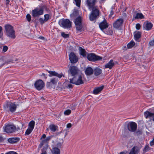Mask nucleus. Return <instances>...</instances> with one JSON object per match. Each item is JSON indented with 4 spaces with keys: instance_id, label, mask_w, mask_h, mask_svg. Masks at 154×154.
<instances>
[{
    "instance_id": "50",
    "label": "nucleus",
    "mask_w": 154,
    "mask_h": 154,
    "mask_svg": "<svg viewBox=\"0 0 154 154\" xmlns=\"http://www.w3.org/2000/svg\"><path fill=\"white\" fill-rule=\"evenodd\" d=\"M44 17H45L44 20L46 22H47L49 19V15L48 14H46L44 15Z\"/></svg>"
},
{
    "instance_id": "30",
    "label": "nucleus",
    "mask_w": 154,
    "mask_h": 154,
    "mask_svg": "<svg viewBox=\"0 0 154 154\" xmlns=\"http://www.w3.org/2000/svg\"><path fill=\"white\" fill-rule=\"evenodd\" d=\"M48 142L45 139L43 140L39 144V147L40 148L43 145L48 146Z\"/></svg>"
},
{
    "instance_id": "44",
    "label": "nucleus",
    "mask_w": 154,
    "mask_h": 154,
    "mask_svg": "<svg viewBox=\"0 0 154 154\" xmlns=\"http://www.w3.org/2000/svg\"><path fill=\"white\" fill-rule=\"evenodd\" d=\"M48 146H45L43 148L42 150V152L47 154L46 150L48 149Z\"/></svg>"
},
{
    "instance_id": "26",
    "label": "nucleus",
    "mask_w": 154,
    "mask_h": 154,
    "mask_svg": "<svg viewBox=\"0 0 154 154\" xmlns=\"http://www.w3.org/2000/svg\"><path fill=\"white\" fill-rule=\"evenodd\" d=\"M94 75L97 76L100 75L102 72V70L100 68L97 67L93 70Z\"/></svg>"
},
{
    "instance_id": "3",
    "label": "nucleus",
    "mask_w": 154,
    "mask_h": 154,
    "mask_svg": "<svg viewBox=\"0 0 154 154\" xmlns=\"http://www.w3.org/2000/svg\"><path fill=\"white\" fill-rule=\"evenodd\" d=\"M70 83L75 84L76 85H79L84 84V81L81 75H77L72 79H70Z\"/></svg>"
},
{
    "instance_id": "47",
    "label": "nucleus",
    "mask_w": 154,
    "mask_h": 154,
    "mask_svg": "<svg viewBox=\"0 0 154 154\" xmlns=\"http://www.w3.org/2000/svg\"><path fill=\"white\" fill-rule=\"evenodd\" d=\"M52 83L50 81L49 82H48L47 83V87L51 88L52 87Z\"/></svg>"
},
{
    "instance_id": "43",
    "label": "nucleus",
    "mask_w": 154,
    "mask_h": 154,
    "mask_svg": "<svg viewBox=\"0 0 154 154\" xmlns=\"http://www.w3.org/2000/svg\"><path fill=\"white\" fill-rule=\"evenodd\" d=\"M74 2L77 6L78 7H80L81 0H74Z\"/></svg>"
},
{
    "instance_id": "9",
    "label": "nucleus",
    "mask_w": 154,
    "mask_h": 154,
    "mask_svg": "<svg viewBox=\"0 0 154 154\" xmlns=\"http://www.w3.org/2000/svg\"><path fill=\"white\" fill-rule=\"evenodd\" d=\"M17 105L13 103L8 102L6 103L5 105L4 106V107L5 108H8L10 111L13 112L16 110Z\"/></svg>"
},
{
    "instance_id": "61",
    "label": "nucleus",
    "mask_w": 154,
    "mask_h": 154,
    "mask_svg": "<svg viewBox=\"0 0 154 154\" xmlns=\"http://www.w3.org/2000/svg\"><path fill=\"white\" fill-rule=\"evenodd\" d=\"M42 76H43L45 78V79H46L47 77H46V75H45V74H44V73H43L42 74Z\"/></svg>"
},
{
    "instance_id": "27",
    "label": "nucleus",
    "mask_w": 154,
    "mask_h": 154,
    "mask_svg": "<svg viewBox=\"0 0 154 154\" xmlns=\"http://www.w3.org/2000/svg\"><path fill=\"white\" fill-rule=\"evenodd\" d=\"M52 154H60V149L57 147H53L51 150Z\"/></svg>"
},
{
    "instance_id": "41",
    "label": "nucleus",
    "mask_w": 154,
    "mask_h": 154,
    "mask_svg": "<svg viewBox=\"0 0 154 154\" xmlns=\"http://www.w3.org/2000/svg\"><path fill=\"white\" fill-rule=\"evenodd\" d=\"M142 134V131L139 129L137 130L135 133V135L137 136L140 135Z\"/></svg>"
},
{
    "instance_id": "19",
    "label": "nucleus",
    "mask_w": 154,
    "mask_h": 154,
    "mask_svg": "<svg viewBox=\"0 0 154 154\" xmlns=\"http://www.w3.org/2000/svg\"><path fill=\"white\" fill-rule=\"evenodd\" d=\"M85 72L87 76H90L93 74L94 71L91 67H88L85 69Z\"/></svg>"
},
{
    "instance_id": "58",
    "label": "nucleus",
    "mask_w": 154,
    "mask_h": 154,
    "mask_svg": "<svg viewBox=\"0 0 154 154\" xmlns=\"http://www.w3.org/2000/svg\"><path fill=\"white\" fill-rule=\"evenodd\" d=\"M46 138V135L45 134H44L42 135V136L41 138H40V140L42 139L43 138L45 139Z\"/></svg>"
},
{
    "instance_id": "49",
    "label": "nucleus",
    "mask_w": 154,
    "mask_h": 154,
    "mask_svg": "<svg viewBox=\"0 0 154 154\" xmlns=\"http://www.w3.org/2000/svg\"><path fill=\"white\" fill-rule=\"evenodd\" d=\"M31 16L29 14H28L26 16V18L28 22L31 21Z\"/></svg>"
},
{
    "instance_id": "55",
    "label": "nucleus",
    "mask_w": 154,
    "mask_h": 154,
    "mask_svg": "<svg viewBox=\"0 0 154 154\" xmlns=\"http://www.w3.org/2000/svg\"><path fill=\"white\" fill-rule=\"evenodd\" d=\"M150 145L151 146L154 145V137L153 138L152 140L150 142Z\"/></svg>"
},
{
    "instance_id": "24",
    "label": "nucleus",
    "mask_w": 154,
    "mask_h": 154,
    "mask_svg": "<svg viewBox=\"0 0 154 154\" xmlns=\"http://www.w3.org/2000/svg\"><path fill=\"white\" fill-rule=\"evenodd\" d=\"M104 87L103 85L101 87L95 88L93 91V93L94 94H97L99 93L103 89Z\"/></svg>"
},
{
    "instance_id": "12",
    "label": "nucleus",
    "mask_w": 154,
    "mask_h": 154,
    "mask_svg": "<svg viewBox=\"0 0 154 154\" xmlns=\"http://www.w3.org/2000/svg\"><path fill=\"white\" fill-rule=\"evenodd\" d=\"M85 2L89 10L90 11L91 10L92 8L96 7L95 5L97 2V0H86Z\"/></svg>"
},
{
    "instance_id": "63",
    "label": "nucleus",
    "mask_w": 154,
    "mask_h": 154,
    "mask_svg": "<svg viewBox=\"0 0 154 154\" xmlns=\"http://www.w3.org/2000/svg\"><path fill=\"white\" fill-rule=\"evenodd\" d=\"M3 138L2 137H0V142L2 141L3 140Z\"/></svg>"
},
{
    "instance_id": "23",
    "label": "nucleus",
    "mask_w": 154,
    "mask_h": 154,
    "mask_svg": "<svg viewBox=\"0 0 154 154\" xmlns=\"http://www.w3.org/2000/svg\"><path fill=\"white\" fill-rule=\"evenodd\" d=\"M153 26L152 24L150 22H147L143 24V27L147 30H150Z\"/></svg>"
},
{
    "instance_id": "37",
    "label": "nucleus",
    "mask_w": 154,
    "mask_h": 154,
    "mask_svg": "<svg viewBox=\"0 0 154 154\" xmlns=\"http://www.w3.org/2000/svg\"><path fill=\"white\" fill-rule=\"evenodd\" d=\"M80 54L83 57H85L86 55L85 52L86 51L85 50L82 48H80Z\"/></svg>"
},
{
    "instance_id": "21",
    "label": "nucleus",
    "mask_w": 154,
    "mask_h": 154,
    "mask_svg": "<svg viewBox=\"0 0 154 154\" xmlns=\"http://www.w3.org/2000/svg\"><path fill=\"white\" fill-rule=\"evenodd\" d=\"M134 36L135 40L138 42L140 41V38L141 37V32L139 31H137L134 33Z\"/></svg>"
},
{
    "instance_id": "29",
    "label": "nucleus",
    "mask_w": 154,
    "mask_h": 154,
    "mask_svg": "<svg viewBox=\"0 0 154 154\" xmlns=\"http://www.w3.org/2000/svg\"><path fill=\"white\" fill-rule=\"evenodd\" d=\"M105 34L109 35H112L113 33V31L112 28H109L108 29L104 30L103 31Z\"/></svg>"
},
{
    "instance_id": "18",
    "label": "nucleus",
    "mask_w": 154,
    "mask_h": 154,
    "mask_svg": "<svg viewBox=\"0 0 154 154\" xmlns=\"http://www.w3.org/2000/svg\"><path fill=\"white\" fill-rule=\"evenodd\" d=\"M99 26L100 28L103 31L108 27L107 23L105 19H104L103 21L100 23Z\"/></svg>"
},
{
    "instance_id": "52",
    "label": "nucleus",
    "mask_w": 154,
    "mask_h": 154,
    "mask_svg": "<svg viewBox=\"0 0 154 154\" xmlns=\"http://www.w3.org/2000/svg\"><path fill=\"white\" fill-rule=\"evenodd\" d=\"M5 64H8L11 63H13V60L11 59H10L9 60H7L6 61H5Z\"/></svg>"
},
{
    "instance_id": "56",
    "label": "nucleus",
    "mask_w": 154,
    "mask_h": 154,
    "mask_svg": "<svg viewBox=\"0 0 154 154\" xmlns=\"http://www.w3.org/2000/svg\"><path fill=\"white\" fill-rule=\"evenodd\" d=\"M52 137L51 136H49V137H46L45 139L46 140V141H48H48H49V140H50V139H51Z\"/></svg>"
},
{
    "instance_id": "45",
    "label": "nucleus",
    "mask_w": 154,
    "mask_h": 154,
    "mask_svg": "<svg viewBox=\"0 0 154 154\" xmlns=\"http://www.w3.org/2000/svg\"><path fill=\"white\" fill-rule=\"evenodd\" d=\"M40 23L41 24H43V23L46 22V21L44 19L42 18H40L38 20Z\"/></svg>"
},
{
    "instance_id": "59",
    "label": "nucleus",
    "mask_w": 154,
    "mask_h": 154,
    "mask_svg": "<svg viewBox=\"0 0 154 154\" xmlns=\"http://www.w3.org/2000/svg\"><path fill=\"white\" fill-rule=\"evenodd\" d=\"M114 14L113 11L112 10L110 12V14L109 15L110 16H112Z\"/></svg>"
},
{
    "instance_id": "28",
    "label": "nucleus",
    "mask_w": 154,
    "mask_h": 154,
    "mask_svg": "<svg viewBox=\"0 0 154 154\" xmlns=\"http://www.w3.org/2000/svg\"><path fill=\"white\" fill-rule=\"evenodd\" d=\"M20 139L17 137L11 138H9L8 139V141L11 143H13L17 142Z\"/></svg>"
},
{
    "instance_id": "48",
    "label": "nucleus",
    "mask_w": 154,
    "mask_h": 154,
    "mask_svg": "<svg viewBox=\"0 0 154 154\" xmlns=\"http://www.w3.org/2000/svg\"><path fill=\"white\" fill-rule=\"evenodd\" d=\"M63 142H58L57 144V145H56V146H57V147L59 149V148H61V146H62V144H63Z\"/></svg>"
},
{
    "instance_id": "42",
    "label": "nucleus",
    "mask_w": 154,
    "mask_h": 154,
    "mask_svg": "<svg viewBox=\"0 0 154 154\" xmlns=\"http://www.w3.org/2000/svg\"><path fill=\"white\" fill-rule=\"evenodd\" d=\"M71 112V111L70 109L66 110L64 112V114L65 115H68Z\"/></svg>"
},
{
    "instance_id": "11",
    "label": "nucleus",
    "mask_w": 154,
    "mask_h": 154,
    "mask_svg": "<svg viewBox=\"0 0 154 154\" xmlns=\"http://www.w3.org/2000/svg\"><path fill=\"white\" fill-rule=\"evenodd\" d=\"M34 86L36 89L40 90L43 89L45 86L43 82L41 79L36 81L34 83Z\"/></svg>"
},
{
    "instance_id": "10",
    "label": "nucleus",
    "mask_w": 154,
    "mask_h": 154,
    "mask_svg": "<svg viewBox=\"0 0 154 154\" xmlns=\"http://www.w3.org/2000/svg\"><path fill=\"white\" fill-rule=\"evenodd\" d=\"M87 58L89 61L93 62H95L102 59L101 57L96 55L95 54L92 53L88 55Z\"/></svg>"
},
{
    "instance_id": "35",
    "label": "nucleus",
    "mask_w": 154,
    "mask_h": 154,
    "mask_svg": "<svg viewBox=\"0 0 154 154\" xmlns=\"http://www.w3.org/2000/svg\"><path fill=\"white\" fill-rule=\"evenodd\" d=\"M35 124V122L34 121H31L29 124V128L33 129L34 128Z\"/></svg>"
},
{
    "instance_id": "1",
    "label": "nucleus",
    "mask_w": 154,
    "mask_h": 154,
    "mask_svg": "<svg viewBox=\"0 0 154 154\" xmlns=\"http://www.w3.org/2000/svg\"><path fill=\"white\" fill-rule=\"evenodd\" d=\"M5 32L6 35L9 38L14 39L16 37L15 31L11 25L7 24L4 26Z\"/></svg>"
},
{
    "instance_id": "57",
    "label": "nucleus",
    "mask_w": 154,
    "mask_h": 154,
    "mask_svg": "<svg viewBox=\"0 0 154 154\" xmlns=\"http://www.w3.org/2000/svg\"><path fill=\"white\" fill-rule=\"evenodd\" d=\"M72 126V125L70 123H69L68 124L66 125V127L67 128H70Z\"/></svg>"
},
{
    "instance_id": "7",
    "label": "nucleus",
    "mask_w": 154,
    "mask_h": 154,
    "mask_svg": "<svg viewBox=\"0 0 154 154\" xmlns=\"http://www.w3.org/2000/svg\"><path fill=\"white\" fill-rule=\"evenodd\" d=\"M4 131L8 133H11L15 132L16 130V127L13 125L8 124L3 127Z\"/></svg>"
},
{
    "instance_id": "17",
    "label": "nucleus",
    "mask_w": 154,
    "mask_h": 154,
    "mask_svg": "<svg viewBox=\"0 0 154 154\" xmlns=\"http://www.w3.org/2000/svg\"><path fill=\"white\" fill-rule=\"evenodd\" d=\"M71 74L72 76L76 75L78 73V69L75 66H70L69 69Z\"/></svg>"
},
{
    "instance_id": "15",
    "label": "nucleus",
    "mask_w": 154,
    "mask_h": 154,
    "mask_svg": "<svg viewBox=\"0 0 154 154\" xmlns=\"http://www.w3.org/2000/svg\"><path fill=\"white\" fill-rule=\"evenodd\" d=\"M48 72L50 74L48 76L50 77L54 76H57L59 78H60L63 76L64 77L63 74L61 73L60 74H59L55 71H48Z\"/></svg>"
},
{
    "instance_id": "40",
    "label": "nucleus",
    "mask_w": 154,
    "mask_h": 154,
    "mask_svg": "<svg viewBox=\"0 0 154 154\" xmlns=\"http://www.w3.org/2000/svg\"><path fill=\"white\" fill-rule=\"evenodd\" d=\"M33 130V129H32L31 128H28L25 132V135H28L30 134Z\"/></svg>"
},
{
    "instance_id": "39",
    "label": "nucleus",
    "mask_w": 154,
    "mask_h": 154,
    "mask_svg": "<svg viewBox=\"0 0 154 154\" xmlns=\"http://www.w3.org/2000/svg\"><path fill=\"white\" fill-rule=\"evenodd\" d=\"M1 49H2V52L4 53L7 51L8 49V47L6 45L2 46L0 47Z\"/></svg>"
},
{
    "instance_id": "32",
    "label": "nucleus",
    "mask_w": 154,
    "mask_h": 154,
    "mask_svg": "<svg viewBox=\"0 0 154 154\" xmlns=\"http://www.w3.org/2000/svg\"><path fill=\"white\" fill-rule=\"evenodd\" d=\"M57 127L54 124L51 125L49 126V129L53 132H55L57 130Z\"/></svg>"
},
{
    "instance_id": "38",
    "label": "nucleus",
    "mask_w": 154,
    "mask_h": 154,
    "mask_svg": "<svg viewBox=\"0 0 154 154\" xmlns=\"http://www.w3.org/2000/svg\"><path fill=\"white\" fill-rule=\"evenodd\" d=\"M5 64V59L4 57H1L0 58V67L2 66Z\"/></svg>"
},
{
    "instance_id": "13",
    "label": "nucleus",
    "mask_w": 154,
    "mask_h": 154,
    "mask_svg": "<svg viewBox=\"0 0 154 154\" xmlns=\"http://www.w3.org/2000/svg\"><path fill=\"white\" fill-rule=\"evenodd\" d=\"M69 58L72 63H75L78 62V57L73 52H71L69 54Z\"/></svg>"
},
{
    "instance_id": "51",
    "label": "nucleus",
    "mask_w": 154,
    "mask_h": 154,
    "mask_svg": "<svg viewBox=\"0 0 154 154\" xmlns=\"http://www.w3.org/2000/svg\"><path fill=\"white\" fill-rule=\"evenodd\" d=\"M3 28L2 27L0 26V38H1L3 35L2 32Z\"/></svg>"
},
{
    "instance_id": "14",
    "label": "nucleus",
    "mask_w": 154,
    "mask_h": 154,
    "mask_svg": "<svg viewBox=\"0 0 154 154\" xmlns=\"http://www.w3.org/2000/svg\"><path fill=\"white\" fill-rule=\"evenodd\" d=\"M123 22V20L122 19H118L113 23V27L115 28L118 29L122 26Z\"/></svg>"
},
{
    "instance_id": "53",
    "label": "nucleus",
    "mask_w": 154,
    "mask_h": 154,
    "mask_svg": "<svg viewBox=\"0 0 154 154\" xmlns=\"http://www.w3.org/2000/svg\"><path fill=\"white\" fill-rule=\"evenodd\" d=\"M141 27V25L139 23H137L136 24V28L137 30H139Z\"/></svg>"
},
{
    "instance_id": "4",
    "label": "nucleus",
    "mask_w": 154,
    "mask_h": 154,
    "mask_svg": "<svg viewBox=\"0 0 154 154\" xmlns=\"http://www.w3.org/2000/svg\"><path fill=\"white\" fill-rule=\"evenodd\" d=\"M92 11L89 16V19L91 21H93L97 19L99 14V11L96 7L92 8Z\"/></svg>"
},
{
    "instance_id": "34",
    "label": "nucleus",
    "mask_w": 154,
    "mask_h": 154,
    "mask_svg": "<svg viewBox=\"0 0 154 154\" xmlns=\"http://www.w3.org/2000/svg\"><path fill=\"white\" fill-rule=\"evenodd\" d=\"M135 44V43L133 41H131L127 44V47L128 48H130L134 46Z\"/></svg>"
},
{
    "instance_id": "64",
    "label": "nucleus",
    "mask_w": 154,
    "mask_h": 154,
    "mask_svg": "<svg viewBox=\"0 0 154 154\" xmlns=\"http://www.w3.org/2000/svg\"><path fill=\"white\" fill-rule=\"evenodd\" d=\"M119 154H126V153H125L124 152H120Z\"/></svg>"
},
{
    "instance_id": "5",
    "label": "nucleus",
    "mask_w": 154,
    "mask_h": 154,
    "mask_svg": "<svg viewBox=\"0 0 154 154\" xmlns=\"http://www.w3.org/2000/svg\"><path fill=\"white\" fill-rule=\"evenodd\" d=\"M59 23L64 28H69L71 27L72 22L68 19H62L59 21Z\"/></svg>"
},
{
    "instance_id": "36",
    "label": "nucleus",
    "mask_w": 154,
    "mask_h": 154,
    "mask_svg": "<svg viewBox=\"0 0 154 154\" xmlns=\"http://www.w3.org/2000/svg\"><path fill=\"white\" fill-rule=\"evenodd\" d=\"M58 81V80L57 78H54L53 79H51L50 81L52 83V84L54 85L57 84Z\"/></svg>"
},
{
    "instance_id": "20",
    "label": "nucleus",
    "mask_w": 154,
    "mask_h": 154,
    "mask_svg": "<svg viewBox=\"0 0 154 154\" xmlns=\"http://www.w3.org/2000/svg\"><path fill=\"white\" fill-rule=\"evenodd\" d=\"M137 11H135L133 15V17L135 19H143L144 18V16L141 13H137Z\"/></svg>"
},
{
    "instance_id": "33",
    "label": "nucleus",
    "mask_w": 154,
    "mask_h": 154,
    "mask_svg": "<svg viewBox=\"0 0 154 154\" xmlns=\"http://www.w3.org/2000/svg\"><path fill=\"white\" fill-rule=\"evenodd\" d=\"M150 149V148L149 147L148 145H146L144 148L143 151L144 153L148 151Z\"/></svg>"
},
{
    "instance_id": "22",
    "label": "nucleus",
    "mask_w": 154,
    "mask_h": 154,
    "mask_svg": "<svg viewBox=\"0 0 154 154\" xmlns=\"http://www.w3.org/2000/svg\"><path fill=\"white\" fill-rule=\"evenodd\" d=\"M144 115L146 119H147L149 117H152V120L154 121V113L149 112L148 111H146L144 113Z\"/></svg>"
},
{
    "instance_id": "2",
    "label": "nucleus",
    "mask_w": 154,
    "mask_h": 154,
    "mask_svg": "<svg viewBox=\"0 0 154 154\" xmlns=\"http://www.w3.org/2000/svg\"><path fill=\"white\" fill-rule=\"evenodd\" d=\"M47 9L45 5L40 6L32 10V15L33 17H38L43 14L44 9Z\"/></svg>"
},
{
    "instance_id": "60",
    "label": "nucleus",
    "mask_w": 154,
    "mask_h": 154,
    "mask_svg": "<svg viewBox=\"0 0 154 154\" xmlns=\"http://www.w3.org/2000/svg\"><path fill=\"white\" fill-rule=\"evenodd\" d=\"M68 87L69 88H72L73 86H72V85L70 84L68 85Z\"/></svg>"
},
{
    "instance_id": "62",
    "label": "nucleus",
    "mask_w": 154,
    "mask_h": 154,
    "mask_svg": "<svg viewBox=\"0 0 154 154\" xmlns=\"http://www.w3.org/2000/svg\"><path fill=\"white\" fill-rule=\"evenodd\" d=\"M38 38L42 40L44 39V37L43 36H39Z\"/></svg>"
},
{
    "instance_id": "46",
    "label": "nucleus",
    "mask_w": 154,
    "mask_h": 154,
    "mask_svg": "<svg viewBox=\"0 0 154 154\" xmlns=\"http://www.w3.org/2000/svg\"><path fill=\"white\" fill-rule=\"evenodd\" d=\"M61 36L64 38H66L69 37V35L68 34H66L64 32H63L61 34Z\"/></svg>"
},
{
    "instance_id": "6",
    "label": "nucleus",
    "mask_w": 154,
    "mask_h": 154,
    "mask_svg": "<svg viewBox=\"0 0 154 154\" xmlns=\"http://www.w3.org/2000/svg\"><path fill=\"white\" fill-rule=\"evenodd\" d=\"M74 23L76 29L78 31L82 32L83 30L82 18L80 16H79L75 19Z\"/></svg>"
},
{
    "instance_id": "31",
    "label": "nucleus",
    "mask_w": 154,
    "mask_h": 154,
    "mask_svg": "<svg viewBox=\"0 0 154 154\" xmlns=\"http://www.w3.org/2000/svg\"><path fill=\"white\" fill-rule=\"evenodd\" d=\"M79 15L78 11L77 10H75L73 13L70 14V17L72 18H75Z\"/></svg>"
},
{
    "instance_id": "54",
    "label": "nucleus",
    "mask_w": 154,
    "mask_h": 154,
    "mask_svg": "<svg viewBox=\"0 0 154 154\" xmlns=\"http://www.w3.org/2000/svg\"><path fill=\"white\" fill-rule=\"evenodd\" d=\"M5 154H17V153L15 152L10 151L7 153Z\"/></svg>"
},
{
    "instance_id": "8",
    "label": "nucleus",
    "mask_w": 154,
    "mask_h": 154,
    "mask_svg": "<svg viewBox=\"0 0 154 154\" xmlns=\"http://www.w3.org/2000/svg\"><path fill=\"white\" fill-rule=\"evenodd\" d=\"M137 123L133 122H130L127 125L128 130L131 132H135L137 129Z\"/></svg>"
},
{
    "instance_id": "16",
    "label": "nucleus",
    "mask_w": 154,
    "mask_h": 154,
    "mask_svg": "<svg viewBox=\"0 0 154 154\" xmlns=\"http://www.w3.org/2000/svg\"><path fill=\"white\" fill-rule=\"evenodd\" d=\"M141 147V146L138 147L136 146H134L131 149L129 154H137L140 151V149Z\"/></svg>"
},
{
    "instance_id": "25",
    "label": "nucleus",
    "mask_w": 154,
    "mask_h": 154,
    "mask_svg": "<svg viewBox=\"0 0 154 154\" xmlns=\"http://www.w3.org/2000/svg\"><path fill=\"white\" fill-rule=\"evenodd\" d=\"M115 63L113 60H111L105 66L106 68H109L110 69H111L114 66Z\"/></svg>"
}]
</instances>
